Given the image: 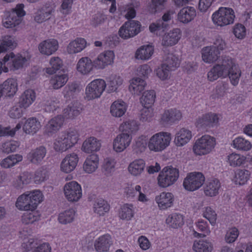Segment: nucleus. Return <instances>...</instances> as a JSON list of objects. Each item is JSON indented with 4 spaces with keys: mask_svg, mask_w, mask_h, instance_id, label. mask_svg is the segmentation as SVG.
I'll list each match as a JSON object with an SVG mask.
<instances>
[{
    "mask_svg": "<svg viewBox=\"0 0 252 252\" xmlns=\"http://www.w3.org/2000/svg\"><path fill=\"white\" fill-rule=\"evenodd\" d=\"M138 129V125L136 121L128 119L124 121L119 126V130L121 132H126L131 134Z\"/></svg>",
    "mask_w": 252,
    "mask_h": 252,
    "instance_id": "6e6d98bb",
    "label": "nucleus"
},
{
    "mask_svg": "<svg viewBox=\"0 0 252 252\" xmlns=\"http://www.w3.org/2000/svg\"><path fill=\"white\" fill-rule=\"evenodd\" d=\"M113 241L109 234H104L97 238L94 243L95 250L97 252H105L109 250Z\"/></svg>",
    "mask_w": 252,
    "mask_h": 252,
    "instance_id": "7c9ffc66",
    "label": "nucleus"
},
{
    "mask_svg": "<svg viewBox=\"0 0 252 252\" xmlns=\"http://www.w3.org/2000/svg\"><path fill=\"white\" fill-rule=\"evenodd\" d=\"M196 229L202 233H199L196 230L193 231V235L195 237H204L209 235L211 231L210 230L207 222L202 220H198L195 222Z\"/></svg>",
    "mask_w": 252,
    "mask_h": 252,
    "instance_id": "3c124183",
    "label": "nucleus"
},
{
    "mask_svg": "<svg viewBox=\"0 0 252 252\" xmlns=\"http://www.w3.org/2000/svg\"><path fill=\"white\" fill-rule=\"evenodd\" d=\"M80 91V87L77 84L71 83L65 87L63 93L65 97L70 98L79 93Z\"/></svg>",
    "mask_w": 252,
    "mask_h": 252,
    "instance_id": "338daca9",
    "label": "nucleus"
},
{
    "mask_svg": "<svg viewBox=\"0 0 252 252\" xmlns=\"http://www.w3.org/2000/svg\"><path fill=\"white\" fill-rule=\"evenodd\" d=\"M0 86L2 94L7 96H14L18 90V83L17 80L14 78L7 79Z\"/></svg>",
    "mask_w": 252,
    "mask_h": 252,
    "instance_id": "72a5a7b5",
    "label": "nucleus"
},
{
    "mask_svg": "<svg viewBox=\"0 0 252 252\" xmlns=\"http://www.w3.org/2000/svg\"><path fill=\"white\" fill-rule=\"evenodd\" d=\"M216 145V138L210 135L205 134L195 141L192 151L196 156H205L212 153Z\"/></svg>",
    "mask_w": 252,
    "mask_h": 252,
    "instance_id": "39448f33",
    "label": "nucleus"
},
{
    "mask_svg": "<svg viewBox=\"0 0 252 252\" xmlns=\"http://www.w3.org/2000/svg\"><path fill=\"white\" fill-rule=\"evenodd\" d=\"M201 54L202 61L209 64L215 63L220 57V53L211 46L204 47L201 49Z\"/></svg>",
    "mask_w": 252,
    "mask_h": 252,
    "instance_id": "cd10ccee",
    "label": "nucleus"
},
{
    "mask_svg": "<svg viewBox=\"0 0 252 252\" xmlns=\"http://www.w3.org/2000/svg\"><path fill=\"white\" fill-rule=\"evenodd\" d=\"M36 94L32 89L25 91L20 96L19 99L20 106L24 108L29 107L35 100Z\"/></svg>",
    "mask_w": 252,
    "mask_h": 252,
    "instance_id": "a19ab883",
    "label": "nucleus"
},
{
    "mask_svg": "<svg viewBox=\"0 0 252 252\" xmlns=\"http://www.w3.org/2000/svg\"><path fill=\"white\" fill-rule=\"evenodd\" d=\"M46 155V148L43 146H40L31 150L28 154L27 157L32 163L37 164L43 160Z\"/></svg>",
    "mask_w": 252,
    "mask_h": 252,
    "instance_id": "ea45409f",
    "label": "nucleus"
},
{
    "mask_svg": "<svg viewBox=\"0 0 252 252\" xmlns=\"http://www.w3.org/2000/svg\"><path fill=\"white\" fill-rule=\"evenodd\" d=\"M203 216L208 220L212 225L216 222L217 215L215 210L211 207H206L203 209Z\"/></svg>",
    "mask_w": 252,
    "mask_h": 252,
    "instance_id": "774afa93",
    "label": "nucleus"
},
{
    "mask_svg": "<svg viewBox=\"0 0 252 252\" xmlns=\"http://www.w3.org/2000/svg\"><path fill=\"white\" fill-rule=\"evenodd\" d=\"M168 25L163 23V20H157L155 22L151 23L149 27V31L152 33L159 35L167 28Z\"/></svg>",
    "mask_w": 252,
    "mask_h": 252,
    "instance_id": "69168bd1",
    "label": "nucleus"
},
{
    "mask_svg": "<svg viewBox=\"0 0 252 252\" xmlns=\"http://www.w3.org/2000/svg\"><path fill=\"white\" fill-rule=\"evenodd\" d=\"M146 85L144 79L135 77L130 80L128 89L131 94L139 95L145 90Z\"/></svg>",
    "mask_w": 252,
    "mask_h": 252,
    "instance_id": "f704fd0d",
    "label": "nucleus"
},
{
    "mask_svg": "<svg viewBox=\"0 0 252 252\" xmlns=\"http://www.w3.org/2000/svg\"><path fill=\"white\" fill-rule=\"evenodd\" d=\"M116 161L111 158H107L104 159L101 165V170L106 176H111L115 170Z\"/></svg>",
    "mask_w": 252,
    "mask_h": 252,
    "instance_id": "4d7b16f0",
    "label": "nucleus"
},
{
    "mask_svg": "<svg viewBox=\"0 0 252 252\" xmlns=\"http://www.w3.org/2000/svg\"><path fill=\"white\" fill-rule=\"evenodd\" d=\"M54 12V8L49 3H46L34 13V20L38 23L49 20Z\"/></svg>",
    "mask_w": 252,
    "mask_h": 252,
    "instance_id": "bb28decb",
    "label": "nucleus"
},
{
    "mask_svg": "<svg viewBox=\"0 0 252 252\" xmlns=\"http://www.w3.org/2000/svg\"><path fill=\"white\" fill-rule=\"evenodd\" d=\"M94 212L99 216H104L105 213L109 212L110 205L107 201L103 199H97L94 203Z\"/></svg>",
    "mask_w": 252,
    "mask_h": 252,
    "instance_id": "13d9d810",
    "label": "nucleus"
},
{
    "mask_svg": "<svg viewBox=\"0 0 252 252\" xmlns=\"http://www.w3.org/2000/svg\"><path fill=\"white\" fill-rule=\"evenodd\" d=\"M100 140L94 137H90L86 139L82 146V150L86 153H91L98 151L101 148Z\"/></svg>",
    "mask_w": 252,
    "mask_h": 252,
    "instance_id": "e433bc0d",
    "label": "nucleus"
},
{
    "mask_svg": "<svg viewBox=\"0 0 252 252\" xmlns=\"http://www.w3.org/2000/svg\"><path fill=\"white\" fill-rule=\"evenodd\" d=\"M141 25L138 21L130 20L126 22L120 28L119 36L127 39L138 34L141 31Z\"/></svg>",
    "mask_w": 252,
    "mask_h": 252,
    "instance_id": "ddd939ff",
    "label": "nucleus"
},
{
    "mask_svg": "<svg viewBox=\"0 0 252 252\" xmlns=\"http://www.w3.org/2000/svg\"><path fill=\"white\" fill-rule=\"evenodd\" d=\"M125 196L129 200H136L143 203H146L149 201L147 195L142 191V188L137 185L133 187L132 185H127L124 189Z\"/></svg>",
    "mask_w": 252,
    "mask_h": 252,
    "instance_id": "4468645a",
    "label": "nucleus"
},
{
    "mask_svg": "<svg viewBox=\"0 0 252 252\" xmlns=\"http://www.w3.org/2000/svg\"><path fill=\"white\" fill-rule=\"evenodd\" d=\"M163 64L174 70L180 65V60L177 56L173 53H168L164 57Z\"/></svg>",
    "mask_w": 252,
    "mask_h": 252,
    "instance_id": "680f3d73",
    "label": "nucleus"
},
{
    "mask_svg": "<svg viewBox=\"0 0 252 252\" xmlns=\"http://www.w3.org/2000/svg\"><path fill=\"white\" fill-rule=\"evenodd\" d=\"M25 5L23 3L17 4L10 11L6 12V18L3 21V26L6 28H12L18 26L26 15Z\"/></svg>",
    "mask_w": 252,
    "mask_h": 252,
    "instance_id": "1a4fd4ad",
    "label": "nucleus"
},
{
    "mask_svg": "<svg viewBox=\"0 0 252 252\" xmlns=\"http://www.w3.org/2000/svg\"><path fill=\"white\" fill-rule=\"evenodd\" d=\"M242 71L235 59L228 56H222L218 63L216 64L207 73V78L211 82L219 78L228 77L233 86L238 85Z\"/></svg>",
    "mask_w": 252,
    "mask_h": 252,
    "instance_id": "f257e3e1",
    "label": "nucleus"
},
{
    "mask_svg": "<svg viewBox=\"0 0 252 252\" xmlns=\"http://www.w3.org/2000/svg\"><path fill=\"white\" fill-rule=\"evenodd\" d=\"M115 54L113 51L107 50L100 54L94 60L95 69H103L106 66L111 65L114 63Z\"/></svg>",
    "mask_w": 252,
    "mask_h": 252,
    "instance_id": "6ab92c4d",
    "label": "nucleus"
},
{
    "mask_svg": "<svg viewBox=\"0 0 252 252\" xmlns=\"http://www.w3.org/2000/svg\"><path fill=\"white\" fill-rule=\"evenodd\" d=\"M49 66L44 69L45 72L49 75L54 74L63 66V62L59 57H52L49 61Z\"/></svg>",
    "mask_w": 252,
    "mask_h": 252,
    "instance_id": "09e8293b",
    "label": "nucleus"
},
{
    "mask_svg": "<svg viewBox=\"0 0 252 252\" xmlns=\"http://www.w3.org/2000/svg\"><path fill=\"white\" fill-rule=\"evenodd\" d=\"M166 223L169 226L173 228L180 227L184 223L183 216L178 213L172 214L167 218Z\"/></svg>",
    "mask_w": 252,
    "mask_h": 252,
    "instance_id": "864d4df0",
    "label": "nucleus"
},
{
    "mask_svg": "<svg viewBox=\"0 0 252 252\" xmlns=\"http://www.w3.org/2000/svg\"><path fill=\"white\" fill-rule=\"evenodd\" d=\"M28 61V58L21 55H15L13 53L7 54L2 61H0V74L2 71L7 72L20 69L27 64Z\"/></svg>",
    "mask_w": 252,
    "mask_h": 252,
    "instance_id": "20e7f679",
    "label": "nucleus"
},
{
    "mask_svg": "<svg viewBox=\"0 0 252 252\" xmlns=\"http://www.w3.org/2000/svg\"><path fill=\"white\" fill-rule=\"evenodd\" d=\"M205 177L201 172H193L188 174L183 182L184 188L193 191L199 189L204 184Z\"/></svg>",
    "mask_w": 252,
    "mask_h": 252,
    "instance_id": "f8f14e48",
    "label": "nucleus"
},
{
    "mask_svg": "<svg viewBox=\"0 0 252 252\" xmlns=\"http://www.w3.org/2000/svg\"><path fill=\"white\" fill-rule=\"evenodd\" d=\"M134 208L132 204L126 203L121 208L119 217L122 220H130L134 216Z\"/></svg>",
    "mask_w": 252,
    "mask_h": 252,
    "instance_id": "bf43d9fd",
    "label": "nucleus"
},
{
    "mask_svg": "<svg viewBox=\"0 0 252 252\" xmlns=\"http://www.w3.org/2000/svg\"><path fill=\"white\" fill-rule=\"evenodd\" d=\"M68 79V76L66 74L55 75L51 78L50 83L54 89L57 90L63 86Z\"/></svg>",
    "mask_w": 252,
    "mask_h": 252,
    "instance_id": "052dcab7",
    "label": "nucleus"
},
{
    "mask_svg": "<svg viewBox=\"0 0 252 252\" xmlns=\"http://www.w3.org/2000/svg\"><path fill=\"white\" fill-rule=\"evenodd\" d=\"M79 158L78 155L72 153L67 154L60 163V170L64 173H70L76 168Z\"/></svg>",
    "mask_w": 252,
    "mask_h": 252,
    "instance_id": "f3484780",
    "label": "nucleus"
},
{
    "mask_svg": "<svg viewBox=\"0 0 252 252\" xmlns=\"http://www.w3.org/2000/svg\"><path fill=\"white\" fill-rule=\"evenodd\" d=\"M235 18L234 11L229 7H221L212 15L213 24L217 27H223L232 24Z\"/></svg>",
    "mask_w": 252,
    "mask_h": 252,
    "instance_id": "0eeeda50",
    "label": "nucleus"
},
{
    "mask_svg": "<svg viewBox=\"0 0 252 252\" xmlns=\"http://www.w3.org/2000/svg\"><path fill=\"white\" fill-rule=\"evenodd\" d=\"M173 71L167 66L162 63L155 69L157 76L162 81L169 80L171 77V72Z\"/></svg>",
    "mask_w": 252,
    "mask_h": 252,
    "instance_id": "0e129e2a",
    "label": "nucleus"
},
{
    "mask_svg": "<svg viewBox=\"0 0 252 252\" xmlns=\"http://www.w3.org/2000/svg\"><path fill=\"white\" fill-rule=\"evenodd\" d=\"M192 137V132L185 128H181L176 134L174 142L177 146H183L187 144Z\"/></svg>",
    "mask_w": 252,
    "mask_h": 252,
    "instance_id": "4c0bfd02",
    "label": "nucleus"
},
{
    "mask_svg": "<svg viewBox=\"0 0 252 252\" xmlns=\"http://www.w3.org/2000/svg\"><path fill=\"white\" fill-rule=\"evenodd\" d=\"M140 7V2L136 0H133L130 2L119 7L121 15L126 19H132L135 17L136 11Z\"/></svg>",
    "mask_w": 252,
    "mask_h": 252,
    "instance_id": "b1692460",
    "label": "nucleus"
},
{
    "mask_svg": "<svg viewBox=\"0 0 252 252\" xmlns=\"http://www.w3.org/2000/svg\"><path fill=\"white\" fill-rule=\"evenodd\" d=\"M23 157L19 154L10 155L0 161V165L3 168H9L21 161Z\"/></svg>",
    "mask_w": 252,
    "mask_h": 252,
    "instance_id": "603ef678",
    "label": "nucleus"
},
{
    "mask_svg": "<svg viewBox=\"0 0 252 252\" xmlns=\"http://www.w3.org/2000/svg\"><path fill=\"white\" fill-rule=\"evenodd\" d=\"M123 78L118 74H111L106 78V92L108 94L115 92L123 83Z\"/></svg>",
    "mask_w": 252,
    "mask_h": 252,
    "instance_id": "2f4dec72",
    "label": "nucleus"
},
{
    "mask_svg": "<svg viewBox=\"0 0 252 252\" xmlns=\"http://www.w3.org/2000/svg\"><path fill=\"white\" fill-rule=\"evenodd\" d=\"M219 118L217 114L208 113L199 117L196 122V126L199 128L213 127L217 125Z\"/></svg>",
    "mask_w": 252,
    "mask_h": 252,
    "instance_id": "5701e85b",
    "label": "nucleus"
},
{
    "mask_svg": "<svg viewBox=\"0 0 252 252\" xmlns=\"http://www.w3.org/2000/svg\"><path fill=\"white\" fill-rule=\"evenodd\" d=\"M231 146L235 149L242 151H248L252 147L251 143L241 136L236 137L232 141Z\"/></svg>",
    "mask_w": 252,
    "mask_h": 252,
    "instance_id": "8fccbe9b",
    "label": "nucleus"
},
{
    "mask_svg": "<svg viewBox=\"0 0 252 252\" xmlns=\"http://www.w3.org/2000/svg\"><path fill=\"white\" fill-rule=\"evenodd\" d=\"M31 174L27 172L20 174L14 181L13 186L17 189H23L31 181Z\"/></svg>",
    "mask_w": 252,
    "mask_h": 252,
    "instance_id": "5fc2aeb1",
    "label": "nucleus"
},
{
    "mask_svg": "<svg viewBox=\"0 0 252 252\" xmlns=\"http://www.w3.org/2000/svg\"><path fill=\"white\" fill-rule=\"evenodd\" d=\"M63 193L68 202H77L82 196V187L79 184L74 181L66 183L63 187Z\"/></svg>",
    "mask_w": 252,
    "mask_h": 252,
    "instance_id": "9b49d317",
    "label": "nucleus"
},
{
    "mask_svg": "<svg viewBox=\"0 0 252 252\" xmlns=\"http://www.w3.org/2000/svg\"><path fill=\"white\" fill-rule=\"evenodd\" d=\"M171 139L170 133L160 131L154 134L150 138L148 147L151 151L160 152L169 146Z\"/></svg>",
    "mask_w": 252,
    "mask_h": 252,
    "instance_id": "423d86ee",
    "label": "nucleus"
},
{
    "mask_svg": "<svg viewBox=\"0 0 252 252\" xmlns=\"http://www.w3.org/2000/svg\"><path fill=\"white\" fill-rule=\"evenodd\" d=\"M76 68L80 74L88 75L95 68L94 61L89 57H82L78 60Z\"/></svg>",
    "mask_w": 252,
    "mask_h": 252,
    "instance_id": "a878e982",
    "label": "nucleus"
},
{
    "mask_svg": "<svg viewBox=\"0 0 252 252\" xmlns=\"http://www.w3.org/2000/svg\"><path fill=\"white\" fill-rule=\"evenodd\" d=\"M156 93L153 90L145 92L140 98V102L144 107H152L154 103Z\"/></svg>",
    "mask_w": 252,
    "mask_h": 252,
    "instance_id": "e2e57ef3",
    "label": "nucleus"
},
{
    "mask_svg": "<svg viewBox=\"0 0 252 252\" xmlns=\"http://www.w3.org/2000/svg\"><path fill=\"white\" fill-rule=\"evenodd\" d=\"M44 196L38 189L28 191L20 195L16 202V207L21 211L31 210V212L24 213L22 221L25 224H32L40 220L41 214L35 211L38 205L43 200Z\"/></svg>",
    "mask_w": 252,
    "mask_h": 252,
    "instance_id": "f03ea898",
    "label": "nucleus"
},
{
    "mask_svg": "<svg viewBox=\"0 0 252 252\" xmlns=\"http://www.w3.org/2000/svg\"><path fill=\"white\" fill-rule=\"evenodd\" d=\"M87 42L83 38H77L70 41L66 48V52L73 55L81 52L86 47Z\"/></svg>",
    "mask_w": 252,
    "mask_h": 252,
    "instance_id": "473e14b6",
    "label": "nucleus"
},
{
    "mask_svg": "<svg viewBox=\"0 0 252 252\" xmlns=\"http://www.w3.org/2000/svg\"><path fill=\"white\" fill-rule=\"evenodd\" d=\"M132 139V134L129 133L121 132L113 140V150L117 153L123 152L129 146Z\"/></svg>",
    "mask_w": 252,
    "mask_h": 252,
    "instance_id": "dca6fc26",
    "label": "nucleus"
},
{
    "mask_svg": "<svg viewBox=\"0 0 252 252\" xmlns=\"http://www.w3.org/2000/svg\"><path fill=\"white\" fill-rule=\"evenodd\" d=\"M182 37V32L175 28L164 33L160 38L161 45L164 47H171L177 44Z\"/></svg>",
    "mask_w": 252,
    "mask_h": 252,
    "instance_id": "2eb2a0df",
    "label": "nucleus"
},
{
    "mask_svg": "<svg viewBox=\"0 0 252 252\" xmlns=\"http://www.w3.org/2000/svg\"><path fill=\"white\" fill-rule=\"evenodd\" d=\"M106 88L104 80L95 79L90 82L86 87L85 98L91 100L100 97Z\"/></svg>",
    "mask_w": 252,
    "mask_h": 252,
    "instance_id": "9d476101",
    "label": "nucleus"
},
{
    "mask_svg": "<svg viewBox=\"0 0 252 252\" xmlns=\"http://www.w3.org/2000/svg\"><path fill=\"white\" fill-rule=\"evenodd\" d=\"M39 121L35 118H30L27 120L23 126L24 131L27 134H33L41 128Z\"/></svg>",
    "mask_w": 252,
    "mask_h": 252,
    "instance_id": "37998d69",
    "label": "nucleus"
},
{
    "mask_svg": "<svg viewBox=\"0 0 252 252\" xmlns=\"http://www.w3.org/2000/svg\"><path fill=\"white\" fill-rule=\"evenodd\" d=\"M76 212L73 208H69L59 214L58 220L62 224L72 223L76 218Z\"/></svg>",
    "mask_w": 252,
    "mask_h": 252,
    "instance_id": "c03bdc74",
    "label": "nucleus"
},
{
    "mask_svg": "<svg viewBox=\"0 0 252 252\" xmlns=\"http://www.w3.org/2000/svg\"><path fill=\"white\" fill-rule=\"evenodd\" d=\"M220 187L221 184L218 179H209L204 186V193L207 196H216L219 194Z\"/></svg>",
    "mask_w": 252,
    "mask_h": 252,
    "instance_id": "c756f323",
    "label": "nucleus"
},
{
    "mask_svg": "<svg viewBox=\"0 0 252 252\" xmlns=\"http://www.w3.org/2000/svg\"><path fill=\"white\" fill-rule=\"evenodd\" d=\"M246 157L241 154L233 152L226 157V162L231 167H239L246 162Z\"/></svg>",
    "mask_w": 252,
    "mask_h": 252,
    "instance_id": "a18cd8bd",
    "label": "nucleus"
},
{
    "mask_svg": "<svg viewBox=\"0 0 252 252\" xmlns=\"http://www.w3.org/2000/svg\"><path fill=\"white\" fill-rule=\"evenodd\" d=\"M59 48L58 40L50 38L41 42L38 46L39 52L43 55L49 56L54 54Z\"/></svg>",
    "mask_w": 252,
    "mask_h": 252,
    "instance_id": "aec40b11",
    "label": "nucleus"
},
{
    "mask_svg": "<svg viewBox=\"0 0 252 252\" xmlns=\"http://www.w3.org/2000/svg\"><path fill=\"white\" fill-rule=\"evenodd\" d=\"M192 250L195 252H212L213 246L208 240H199L194 241Z\"/></svg>",
    "mask_w": 252,
    "mask_h": 252,
    "instance_id": "49530a36",
    "label": "nucleus"
},
{
    "mask_svg": "<svg viewBox=\"0 0 252 252\" xmlns=\"http://www.w3.org/2000/svg\"><path fill=\"white\" fill-rule=\"evenodd\" d=\"M183 117L181 110L176 108L164 110L161 114L160 123L162 125H172L178 122Z\"/></svg>",
    "mask_w": 252,
    "mask_h": 252,
    "instance_id": "a211bd4d",
    "label": "nucleus"
},
{
    "mask_svg": "<svg viewBox=\"0 0 252 252\" xmlns=\"http://www.w3.org/2000/svg\"><path fill=\"white\" fill-rule=\"evenodd\" d=\"M99 158L97 154H93L89 155L85 158L82 169L84 172L87 174L95 173L98 168Z\"/></svg>",
    "mask_w": 252,
    "mask_h": 252,
    "instance_id": "4be33fe9",
    "label": "nucleus"
},
{
    "mask_svg": "<svg viewBox=\"0 0 252 252\" xmlns=\"http://www.w3.org/2000/svg\"><path fill=\"white\" fill-rule=\"evenodd\" d=\"M79 137L78 131L75 129L62 132L55 139L53 148L57 152H65L77 143Z\"/></svg>",
    "mask_w": 252,
    "mask_h": 252,
    "instance_id": "7ed1b4c3",
    "label": "nucleus"
},
{
    "mask_svg": "<svg viewBox=\"0 0 252 252\" xmlns=\"http://www.w3.org/2000/svg\"><path fill=\"white\" fill-rule=\"evenodd\" d=\"M64 118L62 115H58L51 119L44 127V133L52 136L57 132L63 126Z\"/></svg>",
    "mask_w": 252,
    "mask_h": 252,
    "instance_id": "412c9836",
    "label": "nucleus"
},
{
    "mask_svg": "<svg viewBox=\"0 0 252 252\" xmlns=\"http://www.w3.org/2000/svg\"><path fill=\"white\" fill-rule=\"evenodd\" d=\"M251 176V173L248 170L239 169L235 172L233 181L236 185H244L249 180Z\"/></svg>",
    "mask_w": 252,
    "mask_h": 252,
    "instance_id": "de8ad7c7",
    "label": "nucleus"
},
{
    "mask_svg": "<svg viewBox=\"0 0 252 252\" xmlns=\"http://www.w3.org/2000/svg\"><path fill=\"white\" fill-rule=\"evenodd\" d=\"M196 16V9L187 6L182 8L177 14V20L183 24H188L192 21Z\"/></svg>",
    "mask_w": 252,
    "mask_h": 252,
    "instance_id": "c85d7f7f",
    "label": "nucleus"
},
{
    "mask_svg": "<svg viewBox=\"0 0 252 252\" xmlns=\"http://www.w3.org/2000/svg\"><path fill=\"white\" fill-rule=\"evenodd\" d=\"M174 195L169 192L163 191L155 197V201L160 210H166L173 205Z\"/></svg>",
    "mask_w": 252,
    "mask_h": 252,
    "instance_id": "393cba45",
    "label": "nucleus"
},
{
    "mask_svg": "<svg viewBox=\"0 0 252 252\" xmlns=\"http://www.w3.org/2000/svg\"><path fill=\"white\" fill-rule=\"evenodd\" d=\"M145 168V161L142 159H138L129 163L127 167V170L131 176L139 177L144 172Z\"/></svg>",
    "mask_w": 252,
    "mask_h": 252,
    "instance_id": "58836bf2",
    "label": "nucleus"
},
{
    "mask_svg": "<svg viewBox=\"0 0 252 252\" xmlns=\"http://www.w3.org/2000/svg\"><path fill=\"white\" fill-rule=\"evenodd\" d=\"M179 177V169L172 166L164 167L157 177L158 186L166 188L175 183Z\"/></svg>",
    "mask_w": 252,
    "mask_h": 252,
    "instance_id": "6e6552de",
    "label": "nucleus"
},
{
    "mask_svg": "<svg viewBox=\"0 0 252 252\" xmlns=\"http://www.w3.org/2000/svg\"><path fill=\"white\" fill-rule=\"evenodd\" d=\"M154 53V47L151 45H144L138 48L134 54L135 59L141 61H148Z\"/></svg>",
    "mask_w": 252,
    "mask_h": 252,
    "instance_id": "c9c22d12",
    "label": "nucleus"
},
{
    "mask_svg": "<svg viewBox=\"0 0 252 252\" xmlns=\"http://www.w3.org/2000/svg\"><path fill=\"white\" fill-rule=\"evenodd\" d=\"M127 109L126 103L121 100L115 101L110 106V113L114 117L120 118L122 117Z\"/></svg>",
    "mask_w": 252,
    "mask_h": 252,
    "instance_id": "79ce46f5",
    "label": "nucleus"
}]
</instances>
